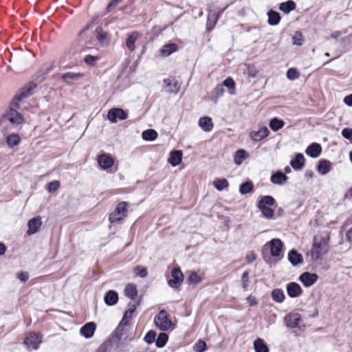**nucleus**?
I'll list each match as a JSON object with an SVG mask.
<instances>
[{
    "label": "nucleus",
    "instance_id": "f257e3e1",
    "mask_svg": "<svg viewBox=\"0 0 352 352\" xmlns=\"http://www.w3.org/2000/svg\"><path fill=\"white\" fill-rule=\"evenodd\" d=\"M329 237H326L322 234L314 236L311 248L307 253V256L310 257L311 262L318 261L322 255L328 252L329 249Z\"/></svg>",
    "mask_w": 352,
    "mask_h": 352
},
{
    "label": "nucleus",
    "instance_id": "f03ea898",
    "mask_svg": "<svg viewBox=\"0 0 352 352\" xmlns=\"http://www.w3.org/2000/svg\"><path fill=\"white\" fill-rule=\"evenodd\" d=\"M283 245L282 242L279 239H272L264 245L263 253L265 254L270 252L272 256L279 257L283 253Z\"/></svg>",
    "mask_w": 352,
    "mask_h": 352
},
{
    "label": "nucleus",
    "instance_id": "7ed1b4c3",
    "mask_svg": "<svg viewBox=\"0 0 352 352\" xmlns=\"http://www.w3.org/2000/svg\"><path fill=\"white\" fill-rule=\"evenodd\" d=\"M127 204L125 201L119 203L115 210L109 215V219L111 223L120 222L126 217Z\"/></svg>",
    "mask_w": 352,
    "mask_h": 352
},
{
    "label": "nucleus",
    "instance_id": "20e7f679",
    "mask_svg": "<svg viewBox=\"0 0 352 352\" xmlns=\"http://www.w3.org/2000/svg\"><path fill=\"white\" fill-rule=\"evenodd\" d=\"M155 325L161 330L166 331L172 327L173 323L168 318V314L165 310H162L155 316L154 320Z\"/></svg>",
    "mask_w": 352,
    "mask_h": 352
},
{
    "label": "nucleus",
    "instance_id": "39448f33",
    "mask_svg": "<svg viewBox=\"0 0 352 352\" xmlns=\"http://www.w3.org/2000/svg\"><path fill=\"white\" fill-rule=\"evenodd\" d=\"M274 199L271 196L263 197L258 203V208L262 212L264 217L271 218L274 215L272 209L270 208L273 205Z\"/></svg>",
    "mask_w": 352,
    "mask_h": 352
},
{
    "label": "nucleus",
    "instance_id": "423d86ee",
    "mask_svg": "<svg viewBox=\"0 0 352 352\" xmlns=\"http://www.w3.org/2000/svg\"><path fill=\"white\" fill-rule=\"evenodd\" d=\"M36 85L33 82H30L23 87L16 94L13 100V104L15 106L18 105L19 102H21L24 98L28 97L32 94V91L35 89Z\"/></svg>",
    "mask_w": 352,
    "mask_h": 352
},
{
    "label": "nucleus",
    "instance_id": "0eeeda50",
    "mask_svg": "<svg viewBox=\"0 0 352 352\" xmlns=\"http://www.w3.org/2000/svg\"><path fill=\"white\" fill-rule=\"evenodd\" d=\"M42 342V336L39 333H30L24 340V344L29 349H37Z\"/></svg>",
    "mask_w": 352,
    "mask_h": 352
},
{
    "label": "nucleus",
    "instance_id": "6e6552de",
    "mask_svg": "<svg viewBox=\"0 0 352 352\" xmlns=\"http://www.w3.org/2000/svg\"><path fill=\"white\" fill-rule=\"evenodd\" d=\"M172 278L168 280V285L173 288L179 287L184 280V275L180 269L174 268L171 272Z\"/></svg>",
    "mask_w": 352,
    "mask_h": 352
},
{
    "label": "nucleus",
    "instance_id": "1a4fd4ad",
    "mask_svg": "<svg viewBox=\"0 0 352 352\" xmlns=\"http://www.w3.org/2000/svg\"><path fill=\"white\" fill-rule=\"evenodd\" d=\"M127 118V113L120 108H113L107 113V118L112 122L116 123L119 120H125Z\"/></svg>",
    "mask_w": 352,
    "mask_h": 352
},
{
    "label": "nucleus",
    "instance_id": "9d476101",
    "mask_svg": "<svg viewBox=\"0 0 352 352\" xmlns=\"http://www.w3.org/2000/svg\"><path fill=\"white\" fill-rule=\"evenodd\" d=\"M318 279V276L315 273H310L308 272H303L299 276L298 280L306 287H311L315 284Z\"/></svg>",
    "mask_w": 352,
    "mask_h": 352
},
{
    "label": "nucleus",
    "instance_id": "9b49d317",
    "mask_svg": "<svg viewBox=\"0 0 352 352\" xmlns=\"http://www.w3.org/2000/svg\"><path fill=\"white\" fill-rule=\"evenodd\" d=\"M301 322L300 315L298 313H291L287 314V327L291 328H295L298 327V329L300 331H303L305 329V326H300V322Z\"/></svg>",
    "mask_w": 352,
    "mask_h": 352
},
{
    "label": "nucleus",
    "instance_id": "f8f14e48",
    "mask_svg": "<svg viewBox=\"0 0 352 352\" xmlns=\"http://www.w3.org/2000/svg\"><path fill=\"white\" fill-rule=\"evenodd\" d=\"M42 225V221L41 217L38 216L29 220L28 223V230L27 233L29 235H32L38 232V229Z\"/></svg>",
    "mask_w": 352,
    "mask_h": 352
},
{
    "label": "nucleus",
    "instance_id": "ddd939ff",
    "mask_svg": "<svg viewBox=\"0 0 352 352\" xmlns=\"http://www.w3.org/2000/svg\"><path fill=\"white\" fill-rule=\"evenodd\" d=\"M98 163L102 169H107L113 166L114 160L109 154H102L98 157Z\"/></svg>",
    "mask_w": 352,
    "mask_h": 352
},
{
    "label": "nucleus",
    "instance_id": "4468645a",
    "mask_svg": "<svg viewBox=\"0 0 352 352\" xmlns=\"http://www.w3.org/2000/svg\"><path fill=\"white\" fill-rule=\"evenodd\" d=\"M305 164V158L302 153H296L294 157L290 161V165L295 170L302 169Z\"/></svg>",
    "mask_w": 352,
    "mask_h": 352
},
{
    "label": "nucleus",
    "instance_id": "2eb2a0df",
    "mask_svg": "<svg viewBox=\"0 0 352 352\" xmlns=\"http://www.w3.org/2000/svg\"><path fill=\"white\" fill-rule=\"evenodd\" d=\"M269 130L267 126H263L258 131H253L250 133V138L252 140L258 142L267 137Z\"/></svg>",
    "mask_w": 352,
    "mask_h": 352
},
{
    "label": "nucleus",
    "instance_id": "dca6fc26",
    "mask_svg": "<svg viewBox=\"0 0 352 352\" xmlns=\"http://www.w3.org/2000/svg\"><path fill=\"white\" fill-rule=\"evenodd\" d=\"M322 153V146L320 144L314 142L309 144L306 150L305 153L311 157L316 158Z\"/></svg>",
    "mask_w": 352,
    "mask_h": 352
},
{
    "label": "nucleus",
    "instance_id": "f3484780",
    "mask_svg": "<svg viewBox=\"0 0 352 352\" xmlns=\"http://www.w3.org/2000/svg\"><path fill=\"white\" fill-rule=\"evenodd\" d=\"M287 259L294 266H297L303 263L302 255L298 253L296 250H290L287 254Z\"/></svg>",
    "mask_w": 352,
    "mask_h": 352
},
{
    "label": "nucleus",
    "instance_id": "a211bd4d",
    "mask_svg": "<svg viewBox=\"0 0 352 352\" xmlns=\"http://www.w3.org/2000/svg\"><path fill=\"white\" fill-rule=\"evenodd\" d=\"M96 328V325L94 322H88L81 327L80 333L85 338H89L94 336Z\"/></svg>",
    "mask_w": 352,
    "mask_h": 352
},
{
    "label": "nucleus",
    "instance_id": "6ab92c4d",
    "mask_svg": "<svg viewBox=\"0 0 352 352\" xmlns=\"http://www.w3.org/2000/svg\"><path fill=\"white\" fill-rule=\"evenodd\" d=\"M302 293L300 285L295 282L287 284V294L292 298L300 296Z\"/></svg>",
    "mask_w": 352,
    "mask_h": 352
},
{
    "label": "nucleus",
    "instance_id": "aec40b11",
    "mask_svg": "<svg viewBox=\"0 0 352 352\" xmlns=\"http://www.w3.org/2000/svg\"><path fill=\"white\" fill-rule=\"evenodd\" d=\"M84 76L82 73L67 72L62 74L61 79L67 84H72Z\"/></svg>",
    "mask_w": 352,
    "mask_h": 352
},
{
    "label": "nucleus",
    "instance_id": "412c9836",
    "mask_svg": "<svg viewBox=\"0 0 352 352\" xmlns=\"http://www.w3.org/2000/svg\"><path fill=\"white\" fill-rule=\"evenodd\" d=\"M5 118L13 124H20L23 122L21 115L13 109H10L7 112Z\"/></svg>",
    "mask_w": 352,
    "mask_h": 352
},
{
    "label": "nucleus",
    "instance_id": "4be33fe9",
    "mask_svg": "<svg viewBox=\"0 0 352 352\" xmlns=\"http://www.w3.org/2000/svg\"><path fill=\"white\" fill-rule=\"evenodd\" d=\"M331 169V162L327 160H320L317 166V171L322 175H327Z\"/></svg>",
    "mask_w": 352,
    "mask_h": 352
},
{
    "label": "nucleus",
    "instance_id": "5701e85b",
    "mask_svg": "<svg viewBox=\"0 0 352 352\" xmlns=\"http://www.w3.org/2000/svg\"><path fill=\"white\" fill-rule=\"evenodd\" d=\"M199 126L206 132H209L213 129L212 118L208 116H204L199 118Z\"/></svg>",
    "mask_w": 352,
    "mask_h": 352
},
{
    "label": "nucleus",
    "instance_id": "b1692460",
    "mask_svg": "<svg viewBox=\"0 0 352 352\" xmlns=\"http://www.w3.org/2000/svg\"><path fill=\"white\" fill-rule=\"evenodd\" d=\"M182 160V152L181 151H173L170 153L168 162L173 166L179 165Z\"/></svg>",
    "mask_w": 352,
    "mask_h": 352
},
{
    "label": "nucleus",
    "instance_id": "393cba45",
    "mask_svg": "<svg viewBox=\"0 0 352 352\" xmlns=\"http://www.w3.org/2000/svg\"><path fill=\"white\" fill-rule=\"evenodd\" d=\"M118 300V293L113 290L109 291L104 296V302L108 305H113L117 303Z\"/></svg>",
    "mask_w": 352,
    "mask_h": 352
},
{
    "label": "nucleus",
    "instance_id": "a878e982",
    "mask_svg": "<svg viewBox=\"0 0 352 352\" xmlns=\"http://www.w3.org/2000/svg\"><path fill=\"white\" fill-rule=\"evenodd\" d=\"M254 349L256 352H269L267 344L261 338H257L254 340Z\"/></svg>",
    "mask_w": 352,
    "mask_h": 352
},
{
    "label": "nucleus",
    "instance_id": "bb28decb",
    "mask_svg": "<svg viewBox=\"0 0 352 352\" xmlns=\"http://www.w3.org/2000/svg\"><path fill=\"white\" fill-rule=\"evenodd\" d=\"M21 142V137L18 133H12L6 137V144L9 148H13Z\"/></svg>",
    "mask_w": 352,
    "mask_h": 352
},
{
    "label": "nucleus",
    "instance_id": "cd10ccee",
    "mask_svg": "<svg viewBox=\"0 0 352 352\" xmlns=\"http://www.w3.org/2000/svg\"><path fill=\"white\" fill-rule=\"evenodd\" d=\"M249 157L248 153L244 149L238 150L234 157V163L237 165H241L242 162Z\"/></svg>",
    "mask_w": 352,
    "mask_h": 352
},
{
    "label": "nucleus",
    "instance_id": "c85d7f7f",
    "mask_svg": "<svg viewBox=\"0 0 352 352\" xmlns=\"http://www.w3.org/2000/svg\"><path fill=\"white\" fill-rule=\"evenodd\" d=\"M138 37H139V33L137 32H133L129 36V37L126 41V45L130 51L132 52V51L135 50V43L136 42Z\"/></svg>",
    "mask_w": 352,
    "mask_h": 352
},
{
    "label": "nucleus",
    "instance_id": "c756f323",
    "mask_svg": "<svg viewBox=\"0 0 352 352\" xmlns=\"http://www.w3.org/2000/svg\"><path fill=\"white\" fill-rule=\"evenodd\" d=\"M177 45L175 43H169L163 46L160 50V54L163 56H168L177 50Z\"/></svg>",
    "mask_w": 352,
    "mask_h": 352
},
{
    "label": "nucleus",
    "instance_id": "7c9ffc66",
    "mask_svg": "<svg viewBox=\"0 0 352 352\" xmlns=\"http://www.w3.org/2000/svg\"><path fill=\"white\" fill-rule=\"evenodd\" d=\"M202 280L201 276L196 272L190 271L188 272V283L190 285H197Z\"/></svg>",
    "mask_w": 352,
    "mask_h": 352
},
{
    "label": "nucleus",
    "instance_id": "2f4dec72",
    "mask_svg": "<svg viewBox=\"0 0 352 352\" xmlns=\"http://www.w3.org/2000/svg\"><path fill=\"white\" fill-rule=\"evenodd\" d=\"M286 180V176L280 171H278L273 174L271 177V181L275 184H282Z\"/></svg>",
    "mask_w": 352,
    "mask_h": 352
},
{
    "label": "nucleus",
    "instance_id": "473e14b6",
    "mask_svg": "<svg viewBox=\"0 0 352 352\" xmlns=\"http://www.w3.org/2000/svg\"><path fill=\"white\" fill-rule=\"evenodd\" d=\"M124 294L128 297L135 299L137 296V287L133 284H128L124 289Z\"/></svg>",
    "mask_w": 352,
    "mask_h": 352
},
{
    "label": "nucleus",
    "instance_id": "72a5a7b5",
    "mask_svg": "<svg viewBox=\"0 0 352 352\" xmlns=\"http://www.w3.org/2000/svg\"><path fill=\"white\" fill-rule=\"evenodd\" d=\"M268 16V23L271 25H274L278 23L280 19V16L279 14L273 10H270L267 13Z\"/></svg>",
    "mask_w": 352,
    "mask_h": 352
},
{
    "label": "nucleus",
    "instance_id": "f704fd0d",
    "mask_svg": "<svg viewBox=\"0 0 352 352\" xmlns=\"http://www.w3.org/2000/svg\"><path fill=\"white\" fill-rule=\"evenodd\" d=\"M142 137L144 140L153 141L157 137V133L154 129H148L143 131Z\"/></svg>",
    "mask_w": 352,
    "mask_h": 352
},
{
    "label": "nucleus",
    "instance_id": "c9c22d12",
    "mask_svg": "<svg viewBox=\"0 0 352 352\" xmlns=\"http://www.w3.org/2000/svg\"><path fill=\"white\" fill-rule=\"evenodd\" d=\"M272 297L274 300L278 302H282L285 300V294L283 290L280 289H274L272 292Z\"/></svg>",
    "mask_w": 352,
    "mask_h": 352
},
{
    "label": "nucleus",
    "instance_id": "e433bc0d",
    "mask_svg": "<svg viewBox=\"0 0 352 352\" xmlns=\"http://www.w3.org/2000/svg\"><path fill=\"white\" fill-rule=\"evenodd\" d=\"M285 122L283 120H278L277 118H273L270 122V128L276 131L283 127Z\"/></svg>",
    "mask_w": 352,
    "mask_h": 352
},
{
    "label": "nucleus",
    "instance_id": "4c0bfd02",
    "mask_svg": "<svg viewBox=\"0 0 352 352\" xmlns=\"http://www.w3.org/2000/svg\"><path fill=\"white\" fill-rule=\"evenodd\" d=\"M253 187L254 186L252 182H246L240 186L239 190L242 195H245L252 192Z\"/></svg>",
    "mask_w": 352,
    "mask_h": 352
},
{
    "label": "nucleus",
    "instance_id": "58836bf2",
    "mask_svg": "<svg viewBox=\"0 0 352 352\" xmlns=\"http://www.w3.org/2000/svg\"><path fill=\"white\" fill-rule=\"evenodd\" d=\"M213 184L218 190H222L228 186V182L226 179H220L214 181Z\"/></svg>",
    "mask_w": 352,
    "mask_h": 352
},
{
    "label": "nucleus",
    "instance_id": "ea45409f",
    "mask_svg": "<svg viewBox=\"0 0 352 352\" xmlns=\"http://www.w3.org/2000/svg\"><path fill=\"white\" fill-rule=\"evenodd\" d=\"M168 336L166 333H160L156 340V346L157 347H160V348L163 347L166 344V343L168 340Z\"/></svg>",
    "mask_w": 352,
    "mask_h": 352
},
{
    "label": "nucleus",
    "instance_id": "a19ab883",
    "mask_svg": "<svg viewBox=\"0 0 352 352\" xmlns=\"http://www.w3.org/2000/svg\"><path fill=\"white\" fill-rule=\"evenodd\" d=\"M230 89V94H233L235 89V82L232 78H227L221 84Z\"/></svg>",
    "mask_w": 352,
    "mask_h": 352
},
{
    "label": "nucleus",
    "instance_id": "79ce46f5",
    "mask_svg": "<svg viewBox=\"0 0 352 352\" xmlns=\"http://www.w3.org/2000/svg\"><path fill=\"white\" fill-rule=\"evenodd\" d=\"M300 76V72L297 69L292 67L287 69V79L294 80L298 78Z\"/></svg>",
    "mask_w": 352,
    "mask_h": 352
},
{
    "label": "nucleus",
    "instance_id": "37998d69",
    "mask_svg": "<svg viewBox=\"0 0 352 352\" xmlns=\"http://www.w3.org/2000/svg\"><path fill=\"white\" fill-rule=\"evenodd\" d=\"M293 44L300 46L302 45L303 36L300 32H296L294 35L292 36Z\"/></svg>",
    "mask_w": 352,
    "mask_h": 352
},
{
    "label": "nucleus",
    "instance_id": "c03bdc74",
    "mask_svg": "<svg viewBox=\"0 0 352 352\" xmlns=\"http://www.w3.org/2000/svg\"><path fill=\"white\" fill-rule=\"evenodd\" d=\"M60 187V182L57 180L53 181L52 182H50L47 184V190L50 192H54L56 191Z\"/></svg>",
    "mask_w": 352,
    "mask_h": 352
},
{
    "label": "nucleus",
    "instance_id": "a18cd8bd",
    "mask_svg": "<svg viewBox=\"0 0 352 352\" xmlns=\"http://www.w3.org/2000/svg\"><path fill=\"white\" fill-rule=\"evenodd\" d=\"M206 349V344L203 340H199L194 346V350L197 352H204Z\"/></svg>",
    "mask_w": 352,
    "mask_h": 352
},
{
    "label": "nucleus",
    "instance_id": "49530a36",
    "mask_svg": "<svg viewBox=\"0 0 352 352\" xmlns=\"http://www.w3.org/2000/svg\"><path fill=\"white\" fill-rule=\"evenodd\" d=\"M241 282H242V287L243 289H247L249 283H250V278L248 272H245L242 274L241 276Z\"/></svg>",
    "mask_w": 352,
    "mask_h": 352
},
{
    "label": "nucleus",
    "instance_id": "de8ad7c7",
    "mask_svg": "<svg viewBox=\"0 0 352 352\" xmlns=\"http://www.w3.org/2000/svg\"><path fill=\"white\" fill-rule=\"evenodd\" d=\"M99 59L98 56L87 55L85 58V62L89 65H94L95 63Z\"/></svg>",
    "mask_w": 352,
    "mask_h": 352
},
{
    "label": "nucleus",
    "instance_id": "09e8293b",
    "mask_svg": "<svg viewBox=\"0 0 352 352\" xmlns=\"http://www.w3.org/2000/svg\"><path fill=\"white\" fill-rule=\"evenodd\" d=\"M156 333L155 332L153 331H150L146 333V335L144 337V340L148 343H153L155 340Z\"/></svg>",
    "mask_w": 352,
    "mask_h": 352
},
{
    "label": "nucleus",
    "instance_id": "8fccbe9b",
    "mask_svg": "<svg viewBox=\"0 0 352 352\" xmlns=\"http://www.w3.org/2000/svg\"><path fill=\"white\" fill-rule=\"evenodd\" d=\"M342 136L350 140V142L352 141V129L351 128H344L342 131Z\"/></svg>",
    "mask_w": 352,
    "mask_h": 352
},
{
    "label": "nucleus",
    "instance_id": "3c124183",
    "mask_svg": "<svg viewBox=\"0 0 352 352\" xmlns=\"http://www.w3.org/2000/svg\"><path fill=\"white\" fill-rule=\"evenodd\" d=\"M223 93H224V89L223 88L222 85H217L213 91V94L216 98H218L221 97V96H223Z\"/></svg>",
    "mask_w": 352,
    "mask_h": 352
},
{
    "label": "nucleus",
    "instance_id": "603ef678",
    "mask_svg": "<svg viewBox=\"0 0 352 352\" xmlns=\"http://www.w3.org/2000/svg\"><path fill=\"white\" fill-rule=\"evenodd\" d=\"M135 271L136 275H138L142 278H144L147 275V270L146 267L138 266L135 269Z\"/></svg>",
    "mask_w": 352,
    "mask_h": 352
},
{
    "label": "nucleus",
    "instance_id": "864d4df0",
    "mask_svg": "<svg viewBox=\"0 0 352 352\" xmlns=\"http://www.w3.org/2000/svg\"><path fill=\"white\" fill-rule=\"evenodd\" d=\"M97 38L100 41L103 42L107 40V34L101 30H97Z\"/></svg>",
    "mask_w": 352,
    "mask_h": 352
},
{
    "label": "nucleus",
    "instance_id": "5fc2aeb1",
    "mask_svg": "<svg viewBox=\"0 0 352 352\" xmlns=\"http://www.w3.org/2000/svg\"><path fill=\"white\" fill-rule=\"evenodd\" d=\"M256 258V255L254 252H249L245 257V259L248 263H251Z\"/></svg>",
    "mask_w": 352,
    "mask_h": 352
},
{
    "label": "nucleus",
    "instance_id": "6e6d98bb",
    "mask_svg": "<svg viewBox=\"0 0 352 352\" xmlns=\"http://www.w3.org/2000/svg\"><path fill=\"white\" fill-rule=\"evenodd\" d=\"M246 300L249 302L250 306H256L258 304V301L255 296L250 295L247 298Z\"/></svg>",
    "mask_w": 352,
    "mask_h": 352
},
{
    "label": "nucleus",
    "instance_id": "4d7b16f0",
    "mask_svg": "<svg viewBox=\"0 0 352 352\" xmlns=\"http://www.w3.org/2000/svg\"><path fill=\"white\" fill-rule=\"evenodd\" d=\"M296 8V4L294 1L292 0H287V14L291 12L292 10H294Z\"/></svg>",
    "mask_w": 352,
    "mask_h": 352
},
{
    "label": "nucleus",
    "instance_id": "13d9d810",
    "mask_svg": "<svg viewBox=\"0 0 352 352\" xmlns=\"http://www.w3.org/2000/svg\"><path fill=\"white\" fill-rule=\"evenodd\" d=\"M344 102L349 107H352V94L348 95L344 97Z\"/></svg>",
    "mask_w": 352,
    "mask_h": 352
},
{
    "label": "nucleus",
    "instance_id": "bf43d9fd",
    "mask_svg": "<svg viewBox=\"0 0 352 352\" xmlns=\"http://www.w3.org/2000/svg\"><path fill=\"white\" fill-rule=\"evenodd\" d=\"M135 309H136V306L135 305H131V307L128 310L126 311L125 316L131 317L133 312L135 311Z\"/></svg>",
    "mask_w": 352,
    "mask_h": 352
},
{
    "label": "nucleus",
    "instance_id": "052dcab7",
    "mask_svg": "<svg viewBox=\"0 0 352 352\" xmlns=\"http://www.w3.org/2000/svg\"><path fill=\"white\" fill-rule=\"evenodd\" d=\"M18 277L21 280L25 282L28 279V274L27 272H22L19 274Z\"/></svg>",
    "mask_w": 352,
    "mask_h": 352
},
{
    "label": "nucleus",
    "instance_id": "680f3d73",
    "mask_svg": "<svg viewBox=\"0 0 352 352\" xmlns=\"http://www.w3.org/2000/svg\"><path fill=\"white\" fill-rule=\"evenodd\" d=\"M346 237L349 241L352 240V228H351L346 233Z\"/></svg>",
    "mask_w": 352,
    "mask_h": 352
},
{
    "label": "nucleus",
    "instance_id": "e2e57ef3",
    "mask_svg": "<svg viewBox=\"0 0 352 352\" xmlns=\"http://www.w3.org/2000/svg\"><path fill=\"white\" fill-rule=\"evenodd\" d=\"M314 172L311 171V170H307L305 173V177H307V179H310V178H312L313 176H314Z\"/></svg>",
    "mask_w": 352,
    "mask_h": 352
},
{
    "label": "nucleus",
    "instance_id": "0e129e2a",
    "mask_svg": "<svg viewBox=\"0 0 352 352\" xmlns=\"http://www.w3.org/2000/svg\"><path fill=\"white\" fill-rule=\"evenodd\" d=\"M164 84L166 86V87H168L171 84V80L170 78H166V79H164Z\"/></svg>",
    "mask_w": 352,
    "mask_h": 352
},
{
    "label": "nucleus",
    "instance_id": "69168bd1",
    "mask_svg": "<svg viewBox=\"0 0 352 352\" xmlns=\"http://www.w3.org/2000/svg\"><path fill=\"white\" fill-rule=\"evenodd\" d=\"M6 247L3 243H0V255L5 252Z\"/></svg>",
    "mask_w": 352,
    "mask_h": 352
},
{
    "label": "nucleus",
    "instance_id": "338daca9",
    "mask_svg": "<svg viewBox=\"0 0 352 352\" xmlns=\"http://www.w3.org/2000/svg\"><path fill=\"white\" fill-rule=\"evenodd\" d=\"M280 9L283 12H286V3H282L280 6Z\"/></svg>",
    "mask_w": 352,
    "mask_h": 352
},
{
    "label": "nucleus",
    "instance_id": "774afa93",
    "mask_svg": "<svg viewBox=\"0 0 352 352\" xmlns=\"http://www.w3.org/2000/svg\"><path fill=\"white\" fill-rule=\"evenodd\" d=\"M345 196H346V197H352V188H350L348 190V191H347V192L346 193Z\"/></svg>",
    "mask_w": 352,
    "mask_h": 352
}]
</instances>
